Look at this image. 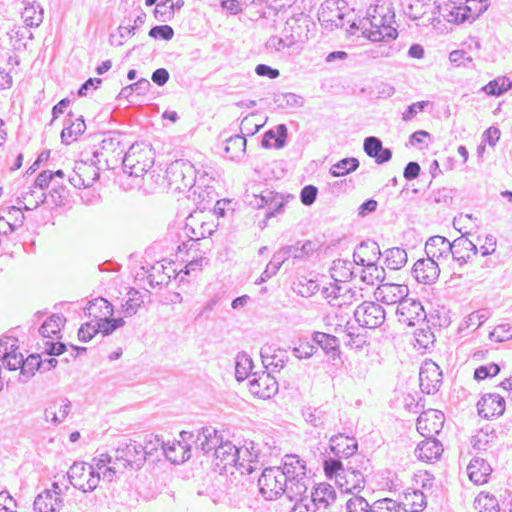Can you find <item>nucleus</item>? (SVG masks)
I'll use <instances>...</instances> for the list:
<instances>
[{"label":"nucleus","mask_w":512,"mask_h":512,"mask_svg":"<svg viewBox=\"0 0 512 512\" xmlns=\"http://www.w3.org/2000/svg\"><path fill=\"white\" fill-rule=\"evenodd\" d=\"M329 449L338 458L351 459L357 455L358 443L353 437L338 434L330 438Z\"/></svg>","instance_id":"nucleus-28"},{"label":"nucleus","mask_w":512,"mask_h":512,"mask_svg":"<svg viewBox=\"0 0 512 512\" xmlns=\"http://www.w3.org/2000/svg\"><path fill=\"white\" fill-rule=\"evenodd\" d=\"M47 199V194L44 191H34L32 188L22 194V197L17 198V203L24 202L23 209L26 211L34 210L43 204Z\"/></svg>","instance_id":"nucleus-45"},{"label":"nucleus","mask_w":512,"mask_h":512,"mask_svg":"<svg viewBox=\"0 0 512 512\" xmlns=\"http://www.w3.org/2000/svg\"><path fill=\"white\" fill-rule=\"evenodd\" d=\"M384 264L391 270H399L407 263V253L403 248L393 247L384 251Z\"/></svg>","instance_id":"nucleus-39"},{"label":"nucleus","mask_w":512,"mask_h":512,"mask_svg":"<svg viewBox=\"0 0 512 512\" xmlns=\"http://www.w3.org/2000/svg\"><path fill=\"white\" fill-rule=\"evenodd\" d=\"M478 414L490 419L501 416L505 411V400L496 393L484 394L477 403Z\"/></svg>","instance_id":"nucleus-22"},{"label":"nucleus","mask_w":512,"mask_h":512,"mask_svg":"<svg viewBox=\"0 0 512 512\" xmlns=\"http://www.w3.org/2000/svg\"><path fill=\"white\" fill-rule=\"evenodd\" d=\"M203 216V211H194L186 218L184 232L189 239L178 247L180 252L191 249L194 243L212 236L217 230L218 225L215 224L213 220H204Z\"/></svg>","instance_id":"nucleus-6"},{"label":"nucleus","mask_w":512,"mask_h":512,"mask_svg":"<svg viewBox=\"0 0 512 512\" xmlns=\"http://www.w3.org/2000/svg\"><path fill=\"white\" fill-rule=\"evenodd\" d=\"M17 346L14 344L11 345L10 351L6 352L3 356V364L5 367L11 371L20 369L22 367V363L24 361V357L22 353L17 352Z\"/></svg>","instance_id":"nucleus-56"},{"label":"nucleus","mask_w":512,"mask_h":512,"mask_svg":"<svg viewBox=\"0 0 512 512\" xmlns=\"http://www.w3.org/2000/svg\"><path fill=\"white\" fill-rule=\"evenodd\" d=\"M392 40L393 39H388L387 37L384 40H380L379 42L382 43L378 44L375 48L367 51V53L373 59L393 56L396 53L397 49L388 44V42Z\"/></svg>","instance_id":"nucleus-59"},{"label":"nucleus","mask_w":512,"mask_h":512,"mask_svg":"<svg viewBox=\"0 0 512 512\" xmlns=\"http://www.w3.org/2000/svg\"><path fill=\"white\" fill-rule=\"evenodd\" d=\"M121 164L124 173L132 177H141L151 168L152 161L142 153H136L134 147L131 146L124 154Z\"/></svg>","instance_id":"nucleus-17"},{"label":"nucleus","mask_w":512,"mask_h":512,"mask_svg":"<svg viewBox=\"0 0 512 512\" xmlns=\"http://www.w3.org/2000/svg\"><path fill=\"white\" fill-rule=\"evenodd\" d=\"M366 268L363 269L361 278L364 282L374 285L375 281L382 282L385 279V269L378 266L372 257H367Z\"/></svg>","instance_id":"nucleus-41"},{"label":"nucleus","mask_w":512,"mask_h":512,"mask_svg":"<svg viewBox=\"0 0 512 512\" xmlns=\"http://www.w3.org/2000/svg\"><path fill=\"white\" fill-rule=\"evenodd\" d=\"M364 152L370 158H373L377 164H384L391 160L392 151L382 145V141L375 136H369L364 139Z\"/></svg>","instance_id":"nucleus-29"},{"label":"nucleus","mask_w":512,"mask_h":512,"mask_svg":"<svg viewBox=\"0 0 512 512\" xmlns=\"http://www.w3.org/2000/svg\"><path fill=\"white\" fill-rule=\"evenodd\" d=\"M442 452V443L434 437H427L425 440L421 441L415 449L416 457L426 462L439 459Z\"/></svg>","instance_id":"nucleus-31"},{"label":"nucleus","mask_w":512,"mask_h":512,"mask_svg":"<svg viewBox=\"0 0 512 512\" xmlns=\"http://www.w3.org/2000/svg\"><path fill=\"white\" fill-rule=\"evenodd\" d=\"M260 355L265 368L269 369L271 372L280 371L282 368H284L288 360L284 350H275L272 348V346L262 347Z\"/></svg>","instance_id":"nucleus-32"},{"label":"nucleus","mask_w":512,"mask_h":512,"mask_svg":"<svg viewBox=\"0 0 512 512\" xmlns=\"http://www.w3.org/2000/svg\"><path fill=\"white\" fill-rule=\"evenodd\" d=\"M336 499V492L332 485L328 483H320L313 488L310 496V502L317 507L318 510L321 508L326 509Z\"/></svg>","instance_id":"nucleus-35"},{"label":"nucleus","mask_w":512,"mask_h":512,"mask_svg":"<svg viewBox=\"0 0 512 512\" xmlns=\"http://www.w3.org/2000/svg\"><path fill=\"white\" fill-rule=\"evenodd\" d=\"M474 507L479 512H500L498 499L489 493H480L474 500Z\"/></svg>","instance_id":"nucleus-49"},{"label":"nucleus","mask_w":512,"mask_h":512,"mask_svg":"<svg viewBox=\"0 0 512 512\" xmlns=\"http://www.w3.org/2000/svg\"><path fill=\"white\" fill-rule=\"evenodd\" d=\"M491 472V466L481 457H473L467 466V473L470 480L478 485L486 483Z\"/></svg>","instance_id":"nucleus-34"},{"label":"nucleus","mask_w":512,"mask_h":512,"mask_svg":"<svg viewBox=\"0 0 512 512\" xmlns=\"http://www.w3.org/2000/svg\"><path fill=\"white\" fill-rule=\"evenodd\" d=\"M223 442V437L218 431L211 427H203L200 429L194 440L196 449L203 452V454H209L215 452V449Z\"/></svg>","instance_id":"nucleus-27"},{"label":"nucleus","mask_w":512,"mask_h":512,"mask_svg":"<svg viewBox=\"0 0 512 512\" xmlns=\"http://www.w3.org/2000/svg\"><path fill=\"white\" fill-rule=\"evenodd\" d=\"M438 9L440 16H442L446 21L455 24L464 23L466 20L474 18L476 15L472 5L465 4L462 6V3L458 6L456 3H447L443 6H439Z\"/></svg>","instance_id":"nucleus-26"},{"label":"nucleus","mask_w":512,"mask_h":512,"mask_svg":"<svg viewBox=\"0 0 512 512\" xmlns=\"http://www.w3.org/2000/svg\"><path fill=\"white\" fill-rule=\"evenodd\" d=\"M319 290V284L317 281L312 279H306L300 280L298 283L295 284L294 291L302 296V297H311L312 295L316 294Z\"/></svg>","instance_id":"nucleus-58"},{"label":"nucleus","mask_w":512,"mask_h":512,"mask_svg":"<svg viewBox=\"0 0 512 512\" xmlns=\"http://www.w3.org/2000/svg\"><path fill=\"white\" fill-rule=\"evenodd\" d=\"M42 359L39 354H31L24 359L20 371L19 381L22 383L28 382L36 371H42Z\"/></svg>","instance_id":"nucleus-40"},{"label":"nucleus","mask_w":512,"mask_h":512,"mask_svg":"<svg viewBox=\"0 0 512 512\" xmlns=\"http://www.w3.org/2000/svg\"><path fill=\"white\" fill-rule=\"evenodd\" d=\"M451 249L450 241L440 235L430 237L425 244L427 257L439 262V264L450 259Z\"/></svg>","instance_id":"nucleus-23"},{"label":"nucleus","mask_w":512,"mask_h":512,"mask_svg":"<svg viewBox=\"0 0 512 512\" xmlns=\"http://www.w3.org/2000/svg\"><path fill=\"white\" fill-rule=\"evenodd\" d=\"M302 415L305 421L315 428L323 427L328 419V414L322 407L304 408Z\"/></svg>","instance_id":"nucleus-48"},{"label":"nucleus","mask_w":512,"mask_h":512,"mask_svg":"<svg viewBox=\"0 0 512 512\" xmlns=\"http://www.w3.org/2000/svg\"><path fill=\"white\" fill-rule=\"evenodd\" d=\"M101 165L93 161V158L80 160L75 163L73 172L69 175V182L78 189L93 186L99 179Z\"/></svg>","instance_id":"nucleus-9"},{"label":"nucleus","mask_w":512,"mask_h":512,"mask_svg":"<svg viewBox=\"0 0 512 512\" xmlns=\"http://www.w3.org/2000/svg\"><path fill=\"white\" fill-rule=\"evenodd\" d=\"M312 342L320 347L333 361L340 357V342L336 336L316 331L312 334Z\"/></svg>","instance_id":"nucleus-33"},{"label":"nucleus","mask_w":512,"mask_h":512,"mask_svg":"<svg viewBox=\"0 0 512 512\" xmlns=\"http://www.w3.org/2000/svg\"><path fill=\"white\" fill-rule=\"evenodd\" d=\"M145 456L142 452V444L134 440L121 442L116 448L115 465H121L122 468H131L139 470L145 463Z\"/></svg>","instance_id":"nucleus-10"},{"label":"nucleus","mask_w":512,"mask_h":512,"mask_svg":"<svg viewBox=\"0 0 512 512\" xmlns=\"http://www.w3.org/2000/svg\"><path fill=\"white\" fill-rule=\"evenodd\" d=\"M214 467L219 474H234V470L241 474H251L257 469V454L248 448H238L230 441H223L213 453Z\"/></svg>","instance_id":"nucleus-2"},{"label":"nucleus","mask_w":512,"mask_h":512,"mask_svg":"<svg viewBox=\"0 0 512 512\" xmlns=\"http://www.w3.org/2000/svg\"><path fill=\"white\" fill-rule=\"evenodd\" d=\"M168 172L173 176V181L180 180L184 188L191 187L194 182V170L190 162L176 161L170 166Z\"/></svg>","instance_id":"nucleus-36"},{"label":"nucleus","mask_w":512,"mask_h":512,"mask_svg":"<svg viewBox=\"0 0 512 512\" xmlns=\"http://www.w3.org/2000/svg\"><path fill=\"white\" fill-rule=\"evenodd\" d=\"M451 245V258L456 261L459 266L466 264L471 256H475L478 253V248L466 235H462L456 238Z\"/></svg>","instance_id":"nucleus-25"},{"label":"nucleus","mask_w":512,"mask_h":512,"mask_svg":"<svg viewBox=\"0 0 512 512\" xmlns=\"http://www.w3.org/2000/svg\"><path fill=\"white\" fill-rule=\"evenodd\" d=\"M288 129L285 124H279L275 129L267 130L262 138V147L268 149L275 147L281 149L286 145Z\"/></svg>","instance_id":"nucleus-37"},{"label":"nucleus","mask_w":512,"mask_h":512,"mask_svg":"<svg viewBox=\"0 0 512 512\" xmlns=\"http://www.w3.org/2000/svg\"><path fill=\"white\" fill-rule=\"evenodd\" d=\"M311 484L305 461L294 454L285 455L281 467H268L258 478L259 492L266 500L285 496L293 501L304 495Z\"/></svg>","instance_id":"nucleus-1"},{"label":"nucleus","mask_w":512,"mask_h":512,"mask_svg":"<svg viewBox=\"0 0 512 512\" xmlns=\"http://www.w3.org/2000/svg\"><path fill=\"white\" fill-rule=\"evenodd\" d=\"M247 140L244 136L234 135L226 139L224 153L230 160H238L246 152Z\"/></svg>","instance_id":"nucleus-38"},{"label":"nucleus","mask_w":512,"mask_h":512,"mask_svg":"<svg viewBox=\"0 0 512 512\" xmlns=\"http://www.w3.org/2000/svg\"><path fill=\"white\" fill-rule=\"evenodd\" d=\"M489 337L497 342H505L512 339V325L509 323L497 325Z\"/></svg>","instance_id":"nucleus-64"},{"label":"nucleus","mask_w":512,"mask_h":512,"mask_svg":"<svg viewBox=\"0 0 512 512\" xmlns=\"http://www.w3.org/2000/svg\"><path fill=\"white\" fill-rule=\"evenodd\" d=\"M22 207L17 206H6L0 207V212H2L6 216V220L12 225V227L17 230L24 223L25 216L23 213Z\"/></svg>","instance_id":"nucleus-52"},{"label":"nucleus","mask_w":512,"mask_h":512,"mask_svg":"<svg viewBox=\"0 0 512 512\" xmlns=\"http://www.w3.org/2000/svg\"><path fill=\"white\" fill-rule=\"evenodd\" d=\"M182 441L167 443L161 452V456H165L171 463H183L191 458V447L186 444L188 440L194 438L193 432L182 431L180 433Z\"/></svg>","instance_id":"nucleus-16"},{"label":"nucleus","mask_w":512,"mask_h":512,"mask_svg":"<svg viewBox=\"0 0 512 512\" xmlns=\"http://www.w3.org/2000/svg\"><path fill=\"white\" fill-rule=\"evenodd\" d=\"M324 471L328 478L335 477L336 482L339 480L342 470H345L343 463L337 458H329L324 460Z\"/></svg>","instance_id":"nucleus-62"},{"label":"nucleus","mask_w":512,"mask_h":512,"mask_svg":"<svg viewBox=\"0 0 512 512\" xmlns=\"http://www.w3.org/2000/svg\"><path fill=\"white\" fill-rule=\"evenodd\" d=\"M408 287L406 285L385 283L377 287L375 296L378 301L387 305L399 304L405 300L408 295Z\"/></svg>","instance_id":"nucleus-24"},{"label":"nucleus","mask_w":512,"mask_h":512,"mask_svg":"<svg viewBox=\"0 0 512 512\" xmlns=\"http://www.w3.org/2000/svg\"><path fill=\"white\" fill-rule=\"evenodd\" d=\"M383 10V6H371L367 10V17L358 22L351 20V16L347 17L345 20V23L349 24L347 31L355 34L356 31L361 30L362 35L373 42L384 40L386 37L396 39L398 32L387 25L388 19L386 15H382Z\"/></svg>","instance_id":"nucleus-3"},{"label":"nucleus","mask_w":512,"mask_h":512,"mask_svg":"<svg viewBox=\"0 0 512 512\" xmlns=\"http://www.w3.org/2000/svg\"><path fill=\"white\" fill-rule=\"evenodd\" d=\"M274 102L279 108H299L304 104L303 98L294 93H282L276 95Z\"/></svg>","instance_id":"nucleus-55"},{"label":"nucleus","mask_w":512,"mask_h":512,"mask_svg":"<svg viewBox=\"0 0 512 512\" xmlns=\"http://www.w3.org/2000/svg\"><path fill=\"white\" fill-rule=\"evenodd\" d=\"M322 244L318 240L297 241L293 245L282 247L278 252L286 261L289 258L305 260L319 251Z\"/></svg>","instance_id":"nucleus-18"},{"label":"nucleus","mask_w":512,"mask_h":512,"mask_svg":"<svg viewBox=\"0 0 512 512\" xmlns=\"http://www.w3.org/2000/svg\"><path fill=\"white\" fill-rule=\"evenodd\" d=\"M124 323L122 318H110L106 316L101 318L97 325L99 332H101L103 336H108L117 328L122 327Z\"/></svg>","instance_id":"nucleus-61"},{"label":"nucleus","mask_w":512,"mask_h":512,"mask_svg":"<svg viewBox=\"0 0 512 512\" xmlns=\"http://www.w3.org/2000/svg\"><path fill=\"white\" fill-rule=\"evenodd\" d=\"M126 148L127 144L123 142L121 133L109 132L104 135L98 148L93 151V161L103 169H115L119 163H122Z\"/></svg>","instance_id":"nucleus-4"},{"label":"nucleus","mask_w":512,"mask_h":512,"mask_svg":"<svg viewBox=\"0 0 512 512\" xmlns=\"http://www.w3.org/2000/svg\"><path fill=\"white\" fill-rule=\"evenodd\" d=\"M143 304V298L139 291L130 289L128 292V299L123 304L125 316H132L137 313L140 306Z\"/></svg>","instance_id":"nucleus-54"},{"label":"nucleus","mask_w":512,"mask_h":512,"mask_svg":"<svg viewBox=\"0 0 512 512\" xmlns=\"http://www.w3.org/2000/svg\"><path fill=\"white\" fill-rule=\"evenodd\" d=\"M64 323L65 318L62 315L53 314L40 326L39 333L43 338H52L60 333Z\"/></svg>","instance_id":"nucleus-43"},{"label":"nucleus","mask_w":512,"mask_h":512,"mask_svg":"<svg viewBox=\"0 0 512 512\" xmlns=\"http://www.w3.org/2000/svg\"><path fill=\"white\" fill-rule=\"evenodd\" d=\"M21 17L28 27H38L43 21V9L39 4H27Z\"/></svg>","instance_id":"nucleus-47"},{"label":"nucleus","mask_w":512,"mask_h":512,"mask_svg":"<svg viewBox=\"0 0 512 512\" xmlns=\"http://www.w3.org/2000/svg\"><path fill=\"white\" fill-rule=\"evenodd\" d=\"M253 368V362L249 355L242 352L237 355L235 375L238 381L246 379Z\"/></svg>","instance_id":"nucleus-51"},{"label":"nucleus","mask_w":512,"mask_h":512,"mask_svg":"<svg viewBox=\"0 0 512 512\" xmlns=\"http://www.w3.org/2000/svg\"><path fill=\"white\" fill-rule=\"evenodd\" d=\"M370 467V460L362 455L349 459L337 481L338 487L341 491L353 495L355 491L360 492L365 487V473L370 470Z\"/></svg>","instance_id":"nucleus-5"},{"label":"nucleus","mask_w":512,"mask_h":512,"mask_svg":"<svg viewBox=\"0 0 512 512\" xmlns=\"http://www.w3.org/2000/svg\"><path fill=\"white\" fill-rule=\"evenodd\" d=\"M85 311L89 316L103 318L113 314V306L106 299L99 297L90 301L85 308Z\"/></svg>","instance_id":"nucleus-42"},{"label":"nucleus","mask_w":512,"mask_h":512,"mask_svg":"<svg viewBox=\"0 0 512 512\" xmlns=\"http://www.w3.org/2000/svg\"><path fill=\"white\" fill-rule=\"evenodd\" d=\"M86 130V124L83 116L75 117L73 113H69L61 132V140L64 144L69 145L82 135Z\"/></svg>","instance_id":"nucleus-30"},{"label":"nucleus","mask_w":512,"mask_h":512,"mask_svg":"<svg viewBox=\"0 0 512 512\" xmlns=\"http://www.w3.org/2000/svg\"><path fill=\"white\" fill-rule=\"evenodd\" d=\"M347 512H371L372 505L368 501L358 494H354L346 501Z\"/></svg>","instance_id":"nucleus-57"},{"label":"nucleus","mask_w":512,"mask_h":512,"mask_svg":"<svg viewBox=\"0 0 512 512\" xmlns=\"http://www.w3.org/2000/svg\"><path fill=\"white\" fill-rule=\"evenodd\" d=\"M249 390L253 395L268 399L278 391V382L270 372H263L261 375L253 374L249 380Z\"/></svg>","instance_id":"nucleus-19"},{"label":"nucleus","mask_w":512,"mask_h":512,"mask_svg":"<svg viewBox=\"0 0 512 512\" xmlns=\"http://www.w3.org/2000/svg\"><path fill=\"white\" fill-rule=\"evenodd\" d=\"M371 512H400V504L391 498L379 499L372 504Z\"/></svg>","instance_id":"nucleus-63"},{"label":"nucleus","mask_w":512,"mask_h":512,"mask_svg":"<svg viewBox=\"0 0 512 512\" xmlns=\"http://www.w3.org/2000/svg\"><path fill=\"white\" fill-rule=\"evenodd\" d=\"M354 318L362 327L374 329L385 322L386 312L380 304L365 301L355 309Z\"/></svg>","instance_id":"nucleus-13"},{"label":"nucleus","mask_w":512,"mask_h":512,"mask_svg":"<svg viewBox=\"0 0 512 512\" xmlns=\"http://www.w3.org/2000/svg\"><path fill=\"white\" fill-rule=\"evenodd\" d=\"M174 15V5L172 0H162L157 4L154 10V16L158 21L166 22Z\"/></svg>","instance_id":"nucleus-60"},{"label":"nucleus","mask_w":512,"mask_h":512,"mask_svg":"<svg viewBox=\"0 0 512 512\" xmlns=\"http://www.w3.org/2000/svg\"><path fill=\"white\" fill-rule=\"evenodd\" d=\"M70 484L83 492H92L100 482V474L93 464L74 462L67 472Z\"/></svg>","instance_id":"nucleus-8"},{"label":"nucleus","mask_w":512,"mask_h":512,"mask_svg":"<svg viewBox=\"0 0 512 512\" xmlns=\"http://www.w3.org/2000/svg\"><path fill=\"white\" fill-rule=\"evenodd\" d=\"M285 261L283 260V256H281L279 254V252L277 251L274 255H273V258L272 260L267 264L265 270L262 272L261 276L259 277V279L256 281V284H261V283H264L266 282L268 279H270L271 277H273L274 275L277 274V272L279 271L280 267L282 266V264L284 263Z\"/></svg>","instance_id":"nucleus-53"},{"label":"nucleus","mask_w":512,"mask_h":512,"mask_svg":"<svg viewBox=\"0 0 512 512\" xmlns=\"http://www.w3.org/2000/svg\"><path fill=\"white\" fill-rule=\"evenodd\" d=\"M315 24L304 13L293 15L285 22L282 34L287 36L293 46L305 43L309 38L310 27Z\"/></svg>","instance_id":"nucleus-11"},{"label":"nucleus","mask_w":512,"mask_h":512,"mask_svg":"<svg viewBox=\"0 0 512 512\" xmlns=\"http://www.w3.org/2000/svg\"><path fill=\"white\" fill-rule=\"evenodd\" d=\"M166 444L158 435H148L145 437L144 445H142V452L147 458L155 456L157 459L161 455V452L166 447Z\"/></svg>","instance_id":"nucleus-46"},{"label":"nucleus","mask_w":512,"mask_h":512,"mask_svg":"<svg viewBox=\"0 0 512 512\" xmlns=\"http://www.w3.org/2000/svg\"><path fill=\"white\" fill-rule=\"evenodd\" d=\"M420 388L423 393L434 394L442 384V371L432 360H426L419 372Z\"/></svg>","instance_id":"nucleus-14"},{"label":"nucleus","mask_w":512,"mask_h":512,"mask_svg":"<svg viewBox=\"0 0 512 512\" xmlns=\"http://www.w3.org/2000/svg\"><path fill=\"white\" fill-rule=\"evenodd\" d=\"M510 88H512V82L508 78L498 77L489 81L481 90L487 95L500 96Z\"/></svg>","instance_id":"nucleus-50"},{"label":"nucleus","mask_w":512,"mask_h":512,"mask_svg":"<svg viewBox=\"0 0 512 512\" xmlns=\"http://www.w3.org/2000/svg\"><path fill=\"white\" fill-rule=\"evenodd\" d=\"M359 165L360 162L355 157L343 158L331 166L329 173L333 177L345 176L356 171Z\"/></svg>","instance_id":"nucleus-44"},{"label":"nucleus","mask_w":512,"mask_h":512,"mask_svg":"<svg viewBox=\"0 0 512 512\" xmlns=\"http://www.w3.org/2000/svg\"><path fill=\"white\" fill-rule=\"evenodd\" d=\"M439 262L430 258H422L415 262L412 275L419 282L426 285L435 283L440 275Z\"/></svg>","instance_id":"nucleus-20"},{"label":"nucleus","mask_w":512,"mask_h":512,"mask_svg":"<svg viewBox=\"0 0 512 512\" xmlns=\"http://www.w3.org/2000/svg\"><path fill=\"white\" fill-rule=\"evenodd\" d=\"M54 490L46 489L39 493L33 503L35 512H58L63 506V499L56 491L59 486L56 482L52 484Z\"/></svg>","instance_id":"nucleus-21"},{"label":"nucleus","mask_w":512,"mask_h":512,"mask_svg":"<svg viewBox=\"0 0 512 512\" xmlns=\"http://www.w3.org/2000/svg\"><path fill=\"white\" fill-rule=\"evenodd\" d=\"M248 203L255 209L266 208L265 219H270L284 211L286 201L282 194L266 189L260 194H253Z\"/></svg>","instance_id":"nucleus-12"},{"label":"nucleus","mask_w":512,"mask_h":512,"mask_svg":"<svg viewBox=\"0 0 512 512\" xmlns=\"http://www.w3.org/2000/svg\"><path fill=\"white\" fill-rule=\"evenodd\" d=\"M396 314L399 322L408 326H415L426 319L422 304L411 298H406L397 305Z\"/></svg>","instance_id":"nucleus-15"},{"label":"nucleus","mask_w":512,"mask_h":512,"mask_svg":"<svg viewBox=\"0 0 512 512\" xmlns=\"http://www.w3.org/2000/svg\"><path fill=\"white\" fill-rule=\"evenodd\" d=\"M352 15L344 0H325L319 9L318 20L325 29L332 31L343 28L346 18Z\"/></svg>","instance_id":"nucleus-7"}]
</instances>
